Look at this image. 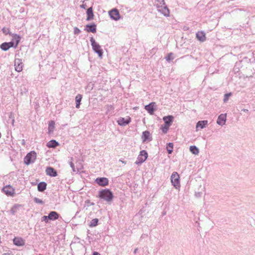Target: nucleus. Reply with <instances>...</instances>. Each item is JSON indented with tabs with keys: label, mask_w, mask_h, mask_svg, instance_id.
<instances>
[{
	"label": "nucleus",
	"mask_w": 255,
	"mask_h": 255,
	"mask_svg": "<svg viewBox=\"0 0 255 255\" xmlns=\"http://www.w3.org/2000/svg\"><path fill=\"white\" fill-rule=\"evenodd\" d=\"M47 187V183L45 182H41L37 185V190L39 192H43L46 190Z\"/></svg>",
	"instance_id": "nucleus-22"
},
{
	"label": "nucleus",
	"mask_w": 255,
	"mask_h": 255,
	"mask_svg": "<svg viewBox=\"0 0 255 255\" xmlns=\"http://www.w3.org/2000/svg\"><path fill=\"white\" fill-rule=\"evenodd\" d=\"M49 220H50V218H48V215L43 216L42 217V221H44L45 223H48Z\"/></svg>",
	"instance_id": "nucleus-41"
},
{
	"label": "nucleus",
	"mask_w": 255,
	"mask_h": 255,
	"mask_svg": "<svg viewBox=\"0 0 255 255\" xmlns=\"http://www.w3.org/2000/svg\"><path fill=\"white\" fill-rule=\"evenodd\" d=\"M69 164H70V167L72 168L73 171L74 172H75V171H76V170H75V165H74V164L72 161H71V162H69Z\"/></svg>",
	"instance_id": "nucleus-43"
},
{
	"label": "nucleus",
	"mask_w": 255,
	"mask_h": 255,
	"mask_svg": "<svg viewBox=\"0 0 255 255\" xmlns=\"http://www.w3.org/2000/svg\"><path fill=\"white\" fill-rule=\"evenodd\" d=\"M174 117L171 115L165 116L163 118V120L164 122V124L166 126H170L173 122Z\"/></svg>",
	"instance_id": "nucleus-17"
},
{
	"label": "nucleus",
	"mask_w": 255,
	"mask_h": 255,
	"mask_svg": "<svg viewBox=\"0 0 255 255\" xmlns=\"http://www.w3.org/2000/svg\"><path fill=\"white\" fill-rule=\"evenodd\" d=\"M90 42L93 51L98 54L99 57L102 58L103 55V51L101 48V46L96 42L95 40L93 37L90 38Z\"/></svg>",
	"instance_id": "nucleus-2"
},
{
	"label": "nucleus",
	"mask_w": 255,
	"mask_h": 255,
	"mask_svg": "<svg viewBox=\"0 0 255 255\" xmlns=\"http://www.w3.org/2000/svg\"><path fill=\"white\" fill-rule=\"evenodd\" d=\"M141 139L143 142H145L147 140L151 141L152 140V137L150 136L149 131L148 130L143 131L141 135Z\"/></svg>",
	"instance_id": "nucleus-16"
},
{
	"label": "nucleus",
	"mask_w": 255,
	"mask_h": 255,
	"mask_svg": "<svg viewBox=\"0 0 255 255\" xmlns=\"http://www.w3.org/2000/svg\"><path fill=\"white\" fill-rule=\"evenodd\" d=\"M171 182L172 185L176 188L178 189L180 186V177L176 172H173L171 176Z\"/></svg>",
	"instance_id": "nucleus-4"
},
{
	"label": "nucleus",
	"mask_w": 255,
	"mask_h": 255,
	"mask_svg": "<svg viewBox=\"0 0 255 255\" xmlns=\"http://www.w3.org/2000/svg\"><path fill=\"white\" fill-rule=\"evenodd\" d=\"M114 197L113 192L109 189H104L99 191L98 197L108 203H111Z\"/></svg>",
	"instance_id": "nucleus-1"
},
{
	"label": "nucleus",
	"mask_w": 255,
	"mask_h": 255,
	"mask_svg": "<svg viewBox=\"0 0 255 255\" xmlns=\"http://www.w3.org/2000/svg\"><path fill=\"white\" fill-rule=\"evenodd\" d=\"M165 59L167 62H170L174 59L173 53L172 52L168 53V55L165 57Z\"/></svg>",
	"instance_id": "nucleus-35"
},
{
	"label": "nucleus",
	"mask_w": 255,
	"mask_h": 255,
	"mask_svg": "<svg viewBox=\"0 0 255 255\" xmlns=\"http://www.w3.org/2000/svg\"><path fill=\"white\" fill-rule=\"evenodd\" d=\"M157 9L158 11L160 12L164 16L167 17L169 15V10L166 4L160 6V8H157Z\"/></svg>",
	"instance_id": "nucleus-10"
},
{
	"label": "nucleus",
	"mask_w": 255,
	"mask_h": 255,
	"mask_svg": "<svg viewBox=\"0 0 255 255\" xmlns=\"http://www.w3.org/2000/svg\"><path fill=\"white\" fill-rule=\"evenodd\" d=\"M2 190L8 196H13L14 195V189L10 185L4 186Z\"/></svg>",
	"instance_id": "nucleus-7"
},
{
	"label": "nucleus",
	"mask_w": 255,
	"mask_h": 255,
	"mask_svg": "<svg viewBox=\"0 0 255 255\" xmlns=\"http://www.w3.org/2000/svg\"><path fill=\"white\" fill-rule=\"evenodd\" d=\"M137 251H138V249L137 248L135 249L134 250L133 253L134 254H136Z\"/></svg>",
	"instance_id": "nucleus-47"
},
{
	"label": "nucleus",
	"mask_w": 255,
	"mask_h": 255,
	"mask_svg": "<svg viewBox=\"0 0 255 255\" xmlns=\"http://www.w3.org/2000/svg\"><path fill=\"white\" fill-rule=\"evenodd\" d=\"M60 217L59 214L56 211H50L48 214V218L50 221H54L58 219Z\"/></svg>",
	"instance_id": "nucleus-19"
},
{
	"label": "nucleus",
	"mask_w": 255,
	"mask_h": 255,
	"mask_svg": "<svg viewBox=\"0 0 255 255\" xmlns=\"http://www.w3.org/2000/svg\"><path fill=\"white\" fill-rule=\"evenodd\" d=\"M13 244L16 246H23L25 244L24 241L21 238L15 237L13 239Z\"/></svg>",
	"instance_id": "nucleus-18"
},
{
	"label": "nucleus",
	"mask_w": 255,
	"mask_h": 255,
	"mask_svg": "<svg viewBox=\"0 0 255 255\" xmlns=\"http://www.w3.org/2000/svg\"><path fill=\"white\" fill-rule=\"evenodd\" d=\"M24 143H25L24 140H22V144H24Z\"/></svg>",
	"instance_id": "nucleus-48"
},
{
	"label": "nucleus",
	"mask_w": 255,
	"mask_h": 255,
	"mask_svg": "<svg viewBox=\"0 0 255 255\" xmlns=\"http://www.w3.org/2000/svg\"><path fill=\"white\" fill-rule=\"evenodd\" d=\"M169 127V126H166V125L164 124L163 125L161 126L160 128L164 133H166L168 130Z\"/></svg>",
	"instance_id": "nucleus-36"
},
{
	"label": "nucleus",
	"mask_w": 255,
	"mask_h": 255,
	"mask_svg": "<svg viewBox=\"0 0 255 255\" xmlns=\"http://www.w3.org/2000/svg\"><path fill=\"white\" fill-rule=\"evenodd\" d=\"M55 128V122L54 121H50L48 123V132L50 133L53 132Z\"/></svg>",
	"instance_id": "nucleus-27"
},
{
	"label": "nucleus",
	"mask_w": 255,
	"mask_h": 255,
	"mask_svg": "<svg viewBox=\"0 0 255 255\" xmlns=\"http://www.w3.org/2000/svg\"><path fill=\"white\" fill-rule=\"evenodd\" d=\"M156 8H160V6L165 4L164 0H155Z\"/></svg>",
	"instance_id": "nucleus-30"
},
{
	"label": "nucleus",
	"mask_w": 255,
	"mask_h": 255,
	"mask_svg": "<svg viewBox=\"0 0 255 255\" xmlns=\"http://www.w3.org/2000/svg\"><path fill=\"white\" fill-rule=\"evenodd\" d=\"M82 98V96L81 94H78L75 98V101H76V108H79L80 104H81V101Z\"/></svg>",
	"instance_id": "nucleus-26"
},
{
	"label": "nucleus",
	"mask_w": 255,
	"mask_h": 255,
	"mask_svg": "<svg viewBox=\"0 0 255 255\" xmlns=\"http://www.w3.org/2000/svg\"><path fill=\"white\" fill-rule=\"evenodd\" d=\"M33 201L35 203L39 204H43L44 203V201L42 200L41 199H40L37 197H34L33 198Z\"/></svg>",
	"instance_id": "nucleus-38"
},
{
	"label": "nucleus",
	"mask_w": 255,
	"mask_h": 255,
	"mask_svg": "<svg viewBox=\"0 0 255 255\" xmlns=\"http://www.w3.org/2000/svg\"><path fill=\"white\" fill-rule=\"evenodd\" d=\"M95 182L101 186H105L109 184V180L106 177H98L96 179Z\"/></svg>",
	"instance_id": "nucleus-9"
},
{
	"label": "nucleus",
	"mask_w": 255,
	"mask_h": 255,
	"mask_svg": "<svg viewBox=\"0 0 255 255\" xmlns=\"http://www.w3.org/2000/svg\"><path fill=\"white\" fill-rule=\"evenodd\" d=\"M21 205L15 204L10 210V212L11 214L13 215H14L15 213L17 212L18 210L21 207Z\"/></svg>",
	"instance_id": "nucleus-25"
},
{
	"label": "nucleus",
	"mask_w": 255,
	"mask_h": 255,
	"mask_svg": "<svg viewBox=\"0 0 255 255\" xmlns=\"http://www.w3.org/2000/svg\"><path fill=\"white\" fill-rule=\"evenodd\" d=\"M80 7L81 8H83V9H85L86 7V4H82L81 5H80Z\"/></svg>",
	"instance_id": "nucleus-44"
},
{
	"label": "nucleus",
	"mask_w": 255,
	"mask_h": 255,
	"mask_svg": "<svg viewBox=\"0 0 255 255\" xmlns=\"http://www.w3.org/2000/svg\"><path fill=\"white\" fill-rule=\"evenodd\" d=\"M190 151L194 154H198L199 153V149L195 145H191L190 146Z\"/></svg>",
	"instance_id": "nucleus-29"
},
{
	"label": "nucleus",
	"mask_w": 255,
	"mask_h": 255,
	"mask_svg": "<svg viewBox=\"0 0 255 255\" xmlns=\"http://www.w3.org/2000/svg\"><path fill=\"white\" fill-rule=\"evenodd\" d=\"M173 143L169 142L167 144L166 149L168 154H171L173 152Z\"/></svg>",
	"instance_id": "nucleus-28"
},
{
	"label": "nucleus",
	"mask_w": 255,
	"mask_h": 255,
	"mask_svg": "<svg viewBox=\"0 0 255 255\" xmlns=\"http://www.w3.org/2000/svg\"><path fill=\"white\" fill-rule=\"evenodd\" d=\"M7 43L9 48L11 47L16 48L17 47V45H18V39L16 40V43H15L13 41H11L9 42H7Z\"/></svg>",
	"instance_id": "nucleus-33"
},
{
	"label": "nucleus",
	"mask_w": 255,
	"mask_h": 255,
	"mask_svg": "<svg viewBox=\"0 0 255 255\" xmlns=\"http://www.w3.org/2000/svg\"><path fill=\"white\" fill-rule=\"evenodd\" d=\"M232 96V93H226L224 95V99H223V101L224 103H226L228 100H229V98Z\"/></svg>",
	"instance_id": "nucleus-39"
},
{
	"label": "nucleus",
	"mask_w": 255,
	"mask_h": 255,
	"mask_svg": "<svg viewBox=\"0 0 255 255\" xmlns=\"http://www.w3.org/2000/svg\"><path fill=\"white\" fill-rule=\"evenodd\" d=\"M131 122V119L129 117H128L127 119L121 117L119 119L117 122L119 125L121 126H126V125L129 124Z\"/></svg>",
	"instance_id": "nucleus-12"
},
{
	"label": "nucleus",
	"mask_w": 255,
	"mask_h": 255,
	"mask_svg": "<svg viewBox=\"0 0 255 255\" xmlns=\"http://www.w3.org/2000/svg\"><path fill=\"white\" fill-rule=\"evenodd\" d=\"M11 36H12V39L11 41H13L15 43H16V40L18 39V43H19V41L21 39V37L17 34H12Z\"/></svg>",
	"instance_id": "nucleus-32"
},
{
	"label": "nucleus",
	"mask_w": 255,
	"mask_h": 255,
	"mask_svg": "<svg viewBox=\"0 0 255 255\" xmlns=\"http://www.w3.org/2000/svg\"><path fill=\"white\" fill-rule=\"evenodd\" d=\"M196 38L201 42H204L206 40L205 33L203 31H199L196 33Z\"/></svg>",
	"instance_id": "nucleus-21"
},
{
	"label": "nucleus",
	"mask_w": 255,
	"mask_h": 255,
	"mask_svg": "<svg viewBox=\"0 0 255 255\" xmlns=\"http://www.w3.org/2000/svg\"><path fill=\"white\" fill-rule=\"evenodd\" d=\"M242 111L244 112H249V110L248 109H243Z\"/></svg>",
	"instance_id": "nucleus-46"
},
{
	"label": "nucleus",
	"mask_w": 255,
	"mask_h": 255,
	"mask_svg": "<svg viewBox=\"0 0 255 255\" xmlns=\"http://www.w3.org/2000/svg\"><path fill=\"white\" fill-rule=\"evenodd\" d=\"M2 31L5 35L9 34V35H11L12 34L10 31V29L8 28L3 27L2 29Z\"/></svg>",
	"instance_id": "nucleus-37"
},
{
	"label": "nucleus",
	"mask_w": 255,
	"mask_h": 255,
	"mask_svg": "<svg viewBox=\"0 0 255 255\" xmlns=\"http://www.w3.org/2000/svg\"><path fill=\"white\" fill-rule=\"evenodd\" d=\"M87 17L86 20L87 21H89L91 19H93L94 16V13H93V9L92 7H90L88 8L86 11Z\"/></svg>",
	"instance_id": "nucleus-20"
},
{
	"label": "nucleus",
	"mask_w": 255,
	"mask_h": 255,
	"mask_svg": "<svg viewBox=\"0 0 255 255\" xmlns=\"http://www.w3.org/2000/svg\"><path fill=\"white\" fill-rule=\"evenodd\" d=\"M208 124V121L206 120L198 121L196 124V128H200L202 129L206 127Z\"/></svg>",
	"instance_id": "nucleus-24"
},
{
	"label": "nucleus",
	"mask_w": 255,
	"mask_h": 255,
	"mask_svg": "<svg viewBox=\"0 0 255 255\" xmlns=\"http://www.w3.org/2000/svg\"><path fill=\"white\" fill-rule=\"evenodd\" d=\"M84 30L88 32L95 33L97 31V25L95 23L87 24Z\"/></svg>",
	"instance_id": "nucleus-11"
},
{
	"label": "nucleus",
	"mask_w": 255,
	"mask_h": 255,
	"mask_svg": "<svg viewBox=\"0 0 255 255\" xmlns=\"http://www.w3.org/2000/svg\"><path fill=\"white\" fill-rule=\"evenodd\" d=\"M59 144L58 142L54 139H52L47 143V146L49 148H55L58 146Z\"/></svg>",
	"instance_id": "nucleus-23"
},
{
	"label": "nucleus",
	"mask_w": 255,
	"mask_h": 255,
	"mask_svg": "<svg viewBox=\"0 0 255 255\" xmlns=\"http://www.w3.org/2000/svg\"><path fill=\"white\" fill-rule=\"evenodd\" d=\"M226 114H222L220 115L217 119V123L220 126H224L225 125L226 121Z\"/></svg>",
	"instance_id": "nucleus-13"
},
{
	"label": "nucleus",
	"mask_w": 255,
	"mask_h": 255,
	"mask_svg": "<svg viewBox=\"0 0 255 255\" xmlns=\"http://www.w3.org/2000/svg\"><path fill=\"white\" fill-rule=\"evenodd\" d=\"M110 18L114 20L117 21L121 18L119 10L117 8H114L109 12Z\"/></svg>",
	"instance_id": "nucleus-6"
},
{
	"label": "nucleus",
	"mask_w": 255,
	"mask_h": 255,
	"mask_svg": "<svg viewBox=\"0 0 255 255\" xmlns=\"http://www.w3.org/2000/svg\"><path fill=\"white\" fill-rule=\"evenodd\" d=\"M93 255H101V254L97 252H94L93 253Z\"/></svg>",
	"instance_id": "nucleus-45"
},
{
	"label": "nucleus",
	"mask_w": 255,
	"mask_h": 255,
	"mask_svg": "<svg viewBox=\"0 0 255 255\" xmlns=\"http://www.w3.org/2000/svg\"><path fill=\"white\" fill-rule=\"evenodd\" d=\"M0 49L4 51L8 50L9 49L7 42H3L0 45Z\"/></svg>",
	"instance_id": "nucleus-31"
},
{
	"label": "nucleus",
	"mask_w": 255,
	"mask_h": 255,
	"mask_svg": "<svg viewBox=\"0 0 255 255\" xmlns=\"http://www.w3.org/2000/svg\"><path fill=\"white\" fill-rule=\"evenodd\" d=\"M45 171L46 174L50 177H56L57 175V171L52 167H47Z\"/></svg>",
	"instance_id": "nucleus-14"
},
{
	"label": "nucleus",
	"mask_w": 255,
	"mask_h": 255,
	"mask_svg": "<svg viewBox=\"0 0 255 255\" xmlns=\"http://www.w3.org/2000/svg\"><path fill=\"white\" fill-rule=\"evenodd\" d=\"M81 31L80 29H79L77 27H75L74 28V33L75 34H79L81 33Z\"/></svg>",
	"instance_id": "nucleus-40"
},
{
	"label": "nucleus",
	"mask_w": 255,
	"mask_h": 255,
	"mask_svg": "<svg viewBox=\"0 0 255 255\" xmlns=\"http://www.w3.org/2000/svg\"><path fill=\"white\" fill-rule=\"evenodd\" d=\"M36 158V153L34 151L28 153L24 158V163L28 165L34 162Z\"/></svg>",
	"instance_id": "nucleus-3"
},
{
	"label": "nucleus",
	"mask_w": 255,
	"mask_h": 255,
	"mask_svg": "<svg viewBox=\"0 0 255 255\" xmlns=\"http://www.w3.org/2000/svg\"><path fill=\"white\" fill-rule=\"evenodd\" d=\"M98 222H99V219L97 218L92 219L89 224V226L90 227H95L98 225Z\"/></svg>",
	"instance_id": "nucleus-34"
},
{
	"label": "nucleus",
	"mask_w": 255,
	"mask_h": 255,
	"mask_svg": "<svg viewBox=\"0 0 255 255\" xmlns=\"http://www.w3.org/2000/svg\"><path fill=\"white\" fill-rule=\"evenodd\" d=\"M23 64L22 60L19 58H16L14 60V67L16 71L19 72L22 70Z\"/></svg>",
	"instance_id": "nucleus-8"
},
{
	"label": "nucleus",
	"mask_w": 255,
	"mask_h": 255,
	"mask_svg": "<svg viewBox=\"0 0 255 255\" xmlns=\"http://www.w3.org/2000/svg\"><path fill=\"white\" fill-rule=\"evenodd\" d=\"M155 103L154 102H151L149 104L145 106L144 109L148 112L150 115H152L155 110L154 108V105Z\"/></svg>",
	"instance_id": "nucleus-15"
},
{
	"label": "nucleus",
	"mask_w": 255,
	"mask_h": 255,
	"mask_svg": "<svg viewBox=\"0 0 255 255\" xmlns=\"http://www.w3.org/2000/svg\"><path fill=\"white\" fill-rule=\"evenodd\" d=\"M85 203L86 204H87L88 206H90L95 205V203L94 202H91L89 200H87L85 201Z\"/></svg>",
	"instance_id": "nucleus-42"
},
{
	"label": "nucleus",
	"mask_w": 255,
	"mask_h": 255,
	"mask_svg": "<svg viewBox=\"0 0 255 255\" xmlns=\"http://www.w3.org/2000/svg\"><path fill=\"white\" fill-rule=\"evenodd\" d=\"M148 157V154L146 150H142L140 151L139 154L138 155L137 160H136L135 163L136 165L141 164L143 162H144L147 159Z\"/></svg>",
	"instance_id": "nucleus-5"
}]
</instances>
